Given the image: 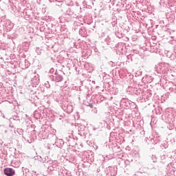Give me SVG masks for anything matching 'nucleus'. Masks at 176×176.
Returning a JSON list of instances; mask_svg holds the SVG:
<instances>
[{
    "label": "nucleus",
    "instance_id": "1",
    "mask_svg": "<svg viewBox=\"0 0 176 176\" xmlns=\"http://www.w3.org/2000/svg\"><path fill=\"white\" fill-rule=\"evenodd\" d=\"M4 174L7 176H13L16 174V172L12 168H6L4 169Z\"/></svg>",
    "mask_w": 176,
    "mask_h": 176
}]
</instances>
